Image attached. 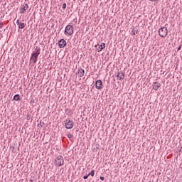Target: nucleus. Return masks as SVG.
I'll return each mask as SVG.
<instances>
[{
    "label": "nucleus",
    "instance_id": "obj_1",
    "mask_svg": "<svg viewBox=\"0 0 182 182\" xmlns=\"http://www.w3.org/2000/svg\"><path fill=\"white\" fill-rule=\"evenodd\" d=\"M41 55V48L37 49V50L31 54V60L33 63H36L38 60V56Z\"/></svg>",
    "mask_w": 182,
    "mask_h": 182
},
{
    "label": "nucleus",
    "instance_id": "obj_2",
    "mask_svg": "<svg viewBox=\"0 0 182 182\" xmlns=\"http://www.w3.org/2000/svg\"><path fill=\"white\" fill-rule=\"evenodd\" d=\"M64 34L66 36H72L73 35V26L68 25L65 28Z\"/></svg>",
    "mask_w": 182,
    "mask_h": 182
},
{
    "label": "nucleus",
    "instance_id": "obj_3",
    "mask_svg": "<svg viewBox=\"0 0 182 182\" xmlns=\"http://www.w3.org/2000/svg\"><path fill=\"white\" fill-rule=\"evenodd\" d=\"M65 163V159H63V156H58L55 159V164L57 167H60V166H63Z\"/></svg>",
    "mask_w": 182,
    "mask_h": 182
},
{
    "label": "nucleus",
    "instance_id": "obj_4",
    "mask_svg": "<svg viewBox=\"0 0 182 182\" xmlns=\"http://www.w3.org/2000/svg\"><path fill=\"white\" fill-rule=\"evenodd\" d=\"M167 33H168V30H167V27H161L159 30V35L161 37V38H166L167 36Z\"/></svg>",
    "mask_w": 182,
    "mask_h": 182
},
{
    "label": "nucleus",
    "instance_id": "obj_5",
    "mask_svg": "<svg viewBox=\"0 0 182 182\" xmlns=\"http://www.w3.org/2000/svg\"><path fill=\"white\" fill-rule=\"evenodd\" d=\"M65 129H70L73 127V122L70 121V119H67L65 122Z\"/></svg>",
    "mask_w": 182,
    "mask_h": 182
},
{
    "label": "nucleus",
    "instance_id": "obj_6",
    "mask_svg": "<svg viewBox=\"0 0 182 182\" xmlns=\"http://www.w3.org/2000/svg\"><path fill=\"white\" fill-rule=\"evenodd\" d=\"M96 89L100 90L103 88V82H102V80H98L95 82Z\"/></svg>",
    "mask_w": 182,
    "mask_h": 182
},
{
    "label": "nucleus",
    "instance_id": "obj_7",
    "mask_svg": "<svg viewBox=\"0 0 182 182\" xmlns=\"http://www.w3.org/2000/svg\"><path fill=\"white\" fill-rule=\"evenodd\" d=\"M58 46L60 48H65L66 46V41L65 39H60L58 41Z\"/></svg>",
    "mask_w": 182,
    "mask_h": 182
},
{
    "label": "nucleus",
    "instance_id": "obj_8",
    "mask_svg": "<svg viewBox=\"0 0 182 182\" xmlns=\"http://www.w3.org/2000/svg\"><path fill=\"white\" fill-rule=\"evenodd\" d=\"M29 9V6L28 4H26L24 6H23L20 11V14H25V11H28Z\"/></svg>",
    "mask_w": 182,
    "mask_h": 182
},
{
    "label": "nucleus",
    "instance_id": "obj_9",
    "mask_svg": "<svg viewBox=\"0 0 182 182\" xmlns=\"http://www.w3.org/2000/svg\"><path fill=\"white\" fill-rule=\"evenodd\" d=\"M117 77H118L119 80H122V79H124V73L120 71L117 73Z\"/></svg>",
    "mask_w": 182,
    "mask_h": 182
},
{
    "label": "nucleus",
    "instance_id": "obj_10",
    "mask_svg": "<svg viewBox=\"0 0 182 182\" xmlns=\"http://www.w3.org/2000/svg\"><path fill=\"white\" fill-rule=\"evenodd\" d=\"M160 86H161V84H160V82H154L153 89H154V90H159Z\"/></svg>",
    "mask_w": 182,
    "mask_h": 182
},
{
    "label": "nucleus",
    "instance_id": "obj_11",
    "mask_svg": "<svg viewBox=\"0 0 182 182\" xmlns=\"http://www.w3.org/2000/svg\"><path fill=\"white\" fill-rule=\"evenodd\" d=\"M105 48H106V44L105 43H102V44L99 46L97 48V52H102Z\"/></svg>",
    "mask_w": 182,
    "mask_h": 182
},
{
    "label": "nucleus",
    "instance_id": "obj_12",
    "mask_svg": "<svg viewBox=\"0 0 182 182\" xmlns=\"http://www.w3.org/2000/svg\"><path fill=\"white\" fill-rule=\"evenodd\" d=\"M78 75L80 77H83V76H85V70L80 68L78 70Z\"/></svg>",
    "mask_w": 182,
    "mask_h": 182
},
{
    "label": "nucleus",
    "instance_id": "obj_13",
    "mask_svg": "<svg viewBox=\"0 0 182 182\" xmlns=\"http://www.w3.org/2000/svg\"><path fill=\"white\" fill-rule=\"evenodd\" d=\"M14 100H21V95L16 94L14 96Z\"/></svg>",
    "mask_w": 182,
    "mask_h": 182
},
{
    "label": "nucleus",
    "instance_id": "obj_14",
    "mask_svg": "<svg viewBox=\"0 0 182 182\" xmlns=\"http://www.w3.org/2000/svg\"><path fill=\"white\" fill-rule=\"evenodd\" d=\"M23 28H25V23H20L18 25V28L23 29Z\"/></svg>",
    "mask_w": 182,
    "mask_h": 182
},
{
    "label": "nucleus",
    "instance_id": "obj_15",
    "mask_svg": "<svg viewBox=\"0 0 182 182\" xmlns=\"http://www.w3.org/2000/svg\"><path fill=\"white\" fill-rule=\"evenodd\" d=\"M88 176H92V177H93L95 176V170H92L89 174Z\"/></svg>",
    "mask_w": 182,
    "mask_h": 182
},
{
    "label": "nucleus",
    "instance_id": "obj_16",
    "mask_svg": "<svg viewBox=\"0 0 182 182\" xmlns=\"http://www.w3.org/2000/svg\"><path fill=\"white\" fill-rule=\"evenodd\" d=\"M132 35H136V33H137V30H133V31H132Z\"/></svg>",
    "mask_w": 182,
    "mask_h": 182
},
{
    "label": "nucleus",
    "instance_id": "obj_17",
    "mask_svg": "<svg viewBox=\"0 0 182 182\" xmlns=\"http://www.w3.org/2000/svg\"><path fill=\"white\" fill-rule=\"evenodd\" d=\"M68 139H72L73 137V135L72 134H68Z\"/></svg>",
    "mask_w": 182,
    "mask_h": 182
},
{
    "label": "nucleus",
    "instance_id": "obj_18",
    "mask_svg": "<svg viewBox=\"0 0 182 182\" xmlns=\"http://www.w3.org/2000/svg\"><path fill=\"white\" fill-rule=\"evenodd\" d=\"M84 180H87L89 178V175L83 176Z\"/></svg>",
    "mask_w": 182,
    "mask_h": 182
},
{
    "label": "nucleus",
    "instance_id": "obj_19",
    "mask_svg": "<svg viewBox=\"0 0 182 182\" xmlns=\"http://www.w3.org/2000/svg\"><path fill=\"white\" fill-rule=\"evenodd\" d=\"M63 9H66V3L63 4Z\"/></svg>",
    "mask_w": 182,
    "mask_h": 182
},
{
    "label": "nucleus",
    "instance_id": "obj_20",
    "mask_svg": "<svg viewBox=\"0 0 182 182\" xmlns=\"http://www.w3.org/2000/svg\"><path fill=\"white\" fill-rule=\"evenodd\" d=\"M100 180L102 181H105V177H103V176H100Z\"/></svg>",
    "mask_w": 182,
    "mask_h": 182
},
{
    "label": "nucleus",
    "instance_id": "obj_21",
    "mask_svg": "<svg viewBox=\"0 0 182 182\" xmlns=\"http://www.w3.org/2000/svg\"><path fill=\"white\" fill-rule=\"evenodd\" d=\"M182 47V44L180 45V46L178 48V50H181Z\"/></svg>",
    "mask_w": 182,
    "mask_h": 182
},
{
    "label": "nucleus",
    "instance_id": "obj_22",
    "mask_svg": "<svg viewBox=\"0 0 182 182\" xmlns=\"http://www.w3.org/2000/svg\"><path fill=\"white\" fill-rule=\"evenodd\" d=\"M3 24L0 22V29H2Z\"/></svg>",
    "mask_w": 182,
    "mask_h": 182
},
{
    "label": "nucleus",
    "instance_id": "obj_23",
    "mask_svg": "<svg viewBox=\"0 0 182 182\" xmlns=\"http://www.w3.org/2000/svg\"><path fill=\"white\" fill-rule=\"evenodd\" d=\"M16 23H17V25H19L21 23V22H19V20L16 21Z\"/></svg>",
    "mask_w": 182,
    "mask_h": 182
},
{
    "label": "nucleus",
    "instance_id": "obj_24",
    "mask_svg": "<svg viewBox=\"0 0 182 182\" xmlns=\"http://www.w3.org/2000/svg\"><path fill=\"white\" fill-rule=\"evenodd\" d=\"M97 46H99V44L95 45V48H97Z\"/></svg>",
    "mask_w": 182,
    "mask_h": 182
},
{
    "label": "nucleus",
    "instance_id": "obj_25",
    "mask_svg": "<svg viewBox=\"0 0 182 182\" xmlns=\"http://www.w3.org/2000/svg\"><path fill=\"white\" fill-rule=\"evenodd\" d=\"M180 151H182V146H181V149H180Z\"/></svg>",
    "mask_w": 182,
    "mask_h": 182
}]
</instances>
